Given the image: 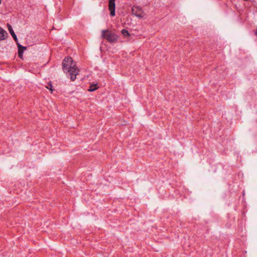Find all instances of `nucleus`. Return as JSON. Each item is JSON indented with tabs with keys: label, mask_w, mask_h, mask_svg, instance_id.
<instances>
[{
	"label": "nucleus",
	"mask_w": 257,
	"mask_h": 257,
	"mask_svg": "<svg viewBox=\"0 0 257 257\" xmlns=\"http://www.w3.org/2000/svg\"><path fill=\"white\" fill-rule=\"evenodd\" d=\"M62 65L63 71L70 76L71 80L79 78L78 76H79L80 70L76 67V64L71 57H65Z\"/></svg>",
	"instance_id": "obj_1"
},
{
	"label": "nucleus",
	"mask_w": 257,
	"mask_h": 257,
	"mask_svg": "<svg viewBox=\"0 0 257 257\" xmlns=\"http://www.w3.org/2000/svg\"><path fill=\"white\" fill-rule=\"evenodd\" d=\"M101 37L110 43L115 42L118 39V36L108 30H102Z\"/></svg>",
	"instance_id": "obj_2"
},
{
	"label": "nucleus",
	"mask_w": 257,
	"mask_h": 257,
	"mask_svg": "<svg viewBox=\"0 0 257 257\" xmlns=\"http://www.w3.org/2000/svg\"><path fill=\"white\" fill-rule=\"evenodd\" d=\"M132 13L133 15L139 18H143L144 16V13L142 9L137 6H134L132 8Z\"/></svg>",
	"instance_id": "obj_3"
},
{
	"label": "nucleus",
	"mask_w": 257,
	"mask_h": 257,
	"mask_svg": "<svg viewBox=\"0 0 257 257\" xmlns=\"http://www.w3.org/2000/svg\"><path fill=\"white\" fill-rule=\"evenodd\" d=\"M115 0H109V4L108 8L110 11V14L111 16H114L115 15Z\"/></svg>",
	"instance_id": "obj_4"
},
{
	"label": "nucleus",
	"mask_w": 257,
	"mask_h": 257,
	"mask_svg": "<svg viewBox=\"0 0 257 257\" xmlns=\"http://www.w3.org/2000/svg\"><path fill=\"white\" fill-rule=\"evenodd\" d=\"M18 56L19 57L22 58L24 50L26 49V47L22 46L20 44H18Z\"/></svg>",
	"instance_id": "obj_5"
},
{
	"label": "nucleus",
	"mask_w": 257,
	"mask_h": 257,
	"mask_svg": "<svg viewBox=\"0 0 257 257\" xmlns=\"http://www.w3.org/2000/svg\"><path fill=\"white\" fill-rule=\"evenodd\" d=\"M7 33L3 28L0 27V41L5 40L7 36Z\"/></svg>",
	"instance_id": "obj_6"
},
{
	"label": "nucleus",
	"mask_w": 257,
	"mask_h": 257,
	"mask_svg": "<svg viewBox=\"0 0 257 257\" xmlns=\"http://www.w3.org/2000/svg\"><path fill=\"white\" fill-rule=\"evenodd\" d=\"M8 30L9 31L10 33L11 34V35L12 36V37L14 39V40L16 41H17L18 39H17V36L15 34L12 26L10 24H8Z\"/></svg>",
	"instance_id": "obj_7"
},
{
	"label": "nucleus",
	"mask_w": 257,
	"mask_h": 257,
	"mask_svg": "<svg viewBox=\"0 0 257 257\" xmlns=\"http://www.w3.org/2000/svg\"><path fill=\"white\" fill-rule=\"evenodd\" d=\"M99 88L97 83L91 84L89 88L88 89V91L90 92L94 91Z\"/></svg>",
	"instance_id": "obj_8"
},
{
	"label": "nucleus",
	"mask_w": 257,
	"mask_h": 257,
	"mask_svg": "<svg viewBox=\"0 0 257 257\" xmlns=\"http://www.w3.org/2000/svg\"><path fill=\"white\" fill-rule=\"evenodd\" d=\"M122 35L124 37H126L130 35L129 33L127 30L125 29H122L121 31Z\"/></svg>",
	"instance_id": "obj_9"
},
{
	"label": "nucleus",
	"mask_w": 257,
	"mask_h": 257,
	"mask_svg": "<svg viewBox=\"0 0 257 257\" xmlns=\"http://www.w3.org/2000/svg\"><path fill=\"white\" fill-rule=\"evenodd\" d=\"M46 87L47 89H49L51 91V93L53 92V86L51 83H49L48 85L47 86H46Z\"/></svg>",
	"instance_id": "obj_10"
}]
</instances>
